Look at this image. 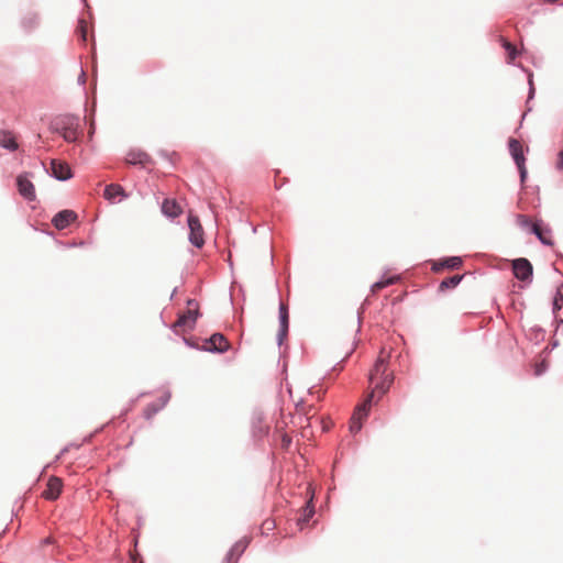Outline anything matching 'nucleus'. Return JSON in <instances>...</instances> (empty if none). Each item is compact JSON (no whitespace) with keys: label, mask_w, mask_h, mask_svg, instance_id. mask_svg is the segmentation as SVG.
I'll return each mask as SVG.
<instances>
[{"label":"nucleus","mask_w":563,"mask_h":563,"mask_svg":"<svg viewBox=\"0 0 563 563\" xmlns=\"http://www.w3.org/2000/svg\"><path fill=\"white\" fill-rule=\"evenodd\" d=\"M51 169L53 177H55L57 180L64 181L71 178L73 176L70 167L67 164L56 159L51 162Z\"/></svg>","instance_id":"obj_12"},{"label":"nucleus","mask_w":563,"mask_h":563,"mask_svg":"<svg viewBox=\"0 0 563 563\" xmlns=\"http://www.w3.org/2000/svg\"><path fill=\"white\" fill-rule=\"evenodd\" d=\"M148 161V155L142 151H130L126 155V162L131 165H145Z\"/></svg>","instance_id":"obj_18"},{"label":"nucleus","mask_w":563,"mask_h":563,"mask_svg":"<svg viewBox=\"0 0 563 563\" xmlns=\"http://www.w3.org/2000/svg\"><path fill=\"white\" fill-rule=\"evenodd\" d=\"M373 398H374V394L371 393V395L368 396L366 401L356 407V409L351 418V422H350V431L352 433L355 434L361 431L362 422L368 416V410H369Z\"/></svg>","instance_id":"obj_4"},{"label":"nucleus","mask_w":563,"mask_h":563,"mask_svg":"<svg viewBox=\"0 0 563 563\" xmlns=\"http://www.w3.org/2000/svg\"><path fill=\"white\" fill-rule=\"evenodd\" d=\"M19 194L27 201L36 199L35 187L29 178V174H21L16 177Z\"/></svg>","instance_id":"obj_7"},{"label":"nucleus","mask_w":563,"mask_h":563,"mask_svg":"<svg viewBox=\"0 0 563 563\" xmlns=\"http://www.w3.org/2000/svg\"><path fill=\"white\" fill-rule=\"evenodd\" d=\"M398 280H399V276H397V275L389 276V277H383L382 279H379L378 282H376L372 285L371 291L373 294H375L376 291H378L387 286L394 285Z\"/></svg>","instance_id":"obj_22"},{"label":"nucleus","mask_w":563,"mask_h":563,"mask_svg":"<svg viewBox=\"0 0 563 563\" xmlns=\"http://www.w3.org/2000/svg\"><path fill=\"white\" fill-rule=\"evenodd\" d=\"M264 526H265L267 529H272V528L274 527V522H273V521H271V520H266V521L264 522Z\"/></svg>","instance_id":"obj_35"},{"label":"nucleus","mask_w":563,"mask_h":563,"mask_svg":"<svg viewBox=\"0 0 563 563\" xmlns=\"http://www.w3.org/2000/svg\"><path fill=\"white\" fill-rule=\"evenodd\" d=\"M76 219V212H74L73 210L65 209L57 212L54 216V218L52 219V223L57 230H64Z\"/></svg>","instance_id":"obj_10"},{"label":"nucleus","mask_w":563,"mask_h":563,"mask_svg":"<svg viewBox=\"0 0 563 563\" xmlns=\"http://www.w3.org/2000/svg\"><path fill=\"white\" fill-rule=\"evenodd\" d=\"M162 212L168 218H177L181 213L180 206L170 199H165L162 203Z\"/></svg>","instance_id":"obj_16"},{"label":"nucleus","mask_w":563,"mask_h":563,"mask_svg":"<svg viewBox=\"0 0 563 563\" xmlns=\"http://www.w3.org/2000/svg\"><path fill=\"white\" fill-rule=\"evenodd\" d=\"M0 147L8 151H15L18 148V143L11 132L0 131Z\"/></svg>","instance_id":"obj_19"},{"label":"nucleus","mask_w":563,"mask_h":563,"mask_svg":"<svg viewBox=\"0 0 563 563\" xmlns=\"http://www.w3.org/2000/svg\"><path fill=\"white\" fill-rule=\"evenodd\" d=\"M313 515H314V507L312 505V496H311L310 499L307 501L306 506L302 508L299 518L297 519V525L300 527V529H302L309 522V520L313 517Z\"/></svg>","instance_id":"obj_17"},{"label":"nucleus","mask_w":563,"mask_h":563,"mask_svg":"<svg viewBox=\"0 0 563 563\" xmlns=\"http://www.w3.org/2000/svg\"><path fill=\"white\" fill-rule=\"evenodd\" d=\"M288 327H289V313H288V307L280 302L279 305V330L277 333V343L278 345L283 344V341L286 339L288 334Z\"/></svg>","instance_id":"obj_8"},{"label":"nucleus","mask_w":563,"mask_h":563,"mask_svg":"<svg viewBox=\"0 0 563 563\" xmlns=\"http://www.w3.org/2000/svg\"><path fill=\"white\" fill-rule=\"evenodd\" d=\"M533 75L531 71H528V84H529V96L528 101L534 96V86H533Z\"/></svg>","instance_id":"obj_28"},{"label":"nucleus","mask_w":563,"mask_h":563,"mask_svg":"<svg viewBox=\"0 0 563 563\" xmlns=\"http://www.w3.org/2000/svg\"><path fill=\"white\" fill-rule=\"evenodd\" d=\"M531 233H533L538 240L544 245H552L553 242L550 238L551 231L549 229L543 230L539 224L531 225Z\"/></svg>","instance_id":"obj_21"},{"label":"nucleus","mask_w":563,"mask_h":563,"mask_svg":"<svg viewBox=\"0 0 563 563\" xmlns=\"http://www.w3.org/2000/svg\"><path fill=\"white\" fill-rule=\"evenodd\" d=\"M503 47L507 52L508 55V63H512L515 58L518 56V51L514 44L510 42L503 40Z\"/></svg>","instance_id":"obj_25"},{"label":"nucleus","mask_w":563,"mask_h":563,"mask_svg":"<svg viewBox=\"0 0 563 563\" xmlns=\"http://www.w3.org/2000/svg\"><path fill=\"white\" fill-rule=\"evenodd\" d=\"M170 399V394L168 391L164 393V395L158 399L157 402L150 404L144 410V416L146 419H151L155 416L159 410H162Z\"/></svg>","instance_id":"obj_14"},{"label":"nucleus","mask_w":563,"mask_h":563,"mask_svg":"<svg viewBox=\"0 0 563 563\" xmlns=\"http://www.w3.org/2000/svg\"><path fill=\"white\" fill-rule=\"evenodd\" d=\"M104 198L111 202H115L117 198L124 197V190L120 185H108L104 188Z\"/></svg>","instance_id":"obj_20"},{"label":"nucleus","mask_w":563,"mask_h":563,"mask_svg":"<svg viewBox=\"0 0 563 563\" xmlns=\"http://www.w3.org/2000/svg\"><path fill=\"white\" fill-rule=\"evenodd\" d=\"M512 271L516 278L521 282H531L532 279V265L531 263L523 257L514 260L512 262Z\"/></svg>","instance_id":"obj_6"},{"label":"nucleus","mask_w":563,"mask_h":563,"mask_svg":"<svg viewBox=\"0 0 563 563\" xmlns=\"http://www.w3.org/2000/svg\"><path fill=\"white\" fill-rule=\"evenodd\" d=\"M555 308H559V302H558V299H556V298L554 299V309H555Z\"/></svg>","instance_id":"obj_36"},{"label":"nucleus","mask_w":563,"mask_h":563,"mask_svg":"<svg viewBox=\"0 0 563 563\" xmlns=\"http://www.w3.org/2000/svg\"><path fill=\"white\" fill-rule=\"evenodd\" d=\"M78 82H79L80 85H82V86H84V85H85V82H86V74H85V71H84L82 69H81L80 75H79V77H78Z\"/></svg>","instance_id":"obj_31"},{"label":"nucleus","mask_w":563,"mask_h":563,"mask_svg":"<svg viewBox=\"0 0 563 563\" xmlns=\"http://www.w3.org/2000/svg\"><path fill=\"white\" fill-rule=\"evenodd\" d=\"M556 167H558L559 169H563V151H561V152L559 153V159H558Z\"/></svg>","instance_id":"obj_30"},{"label":"nucleus","mask_w":563,"mask_h":563,"mask_svg":"<svg viewBox=\"0 0 563 563\" xmlns=\"http://www.w3.org/2000/svg\"><path fill=\"white\" fill-rule=\"evenodd\" d=\"M77 33L82 42H86L87 40V25L84 20H79Z\"/></svg>","instance_id":"obj_27"},{"label":"nucleus","mask_w":563,"mask_h":563,"mask_svg":"<svg viewBox=\"0 0 563 563\" xmlns=\"http://www.w3.org/2000/svg\"><path fill=\"white\" fill-rule=\"evenodd\" d=\"M43 542H44V543H49V542H51V539H49V538H46V539H44V541H43Z\"/></svg>","instance_id":"obj_39"},{"label":"nucleus","mask_w":563,"mask_h":563,"mask_svg":"<svg viewBox=\"0 0 563 563\" xmlns=\"http://www.w3.org/2000/svg\"><path fill=\"white\" fill-rule=\"evenodd\" d=\"M257 430H258V435L262 437V435L266 434L267 427H257Z\"/></svg>","instance_id":"obj_32"},{"label":"nucleus","mask_w":563,"mask_h":563,"mask_svg":"<svg viewBox=\"0 0 563 563\" xmlns=\"http://www.w3.org/2000/svg\"><path fill=\"white\" fill-rule=\"evenodd\" d=\"M462 278L463 276L460 275L448 277L440 283V289L444 290L455 288L461 283Z\"/></svg>","instance_id":"obj_24"},{"label":"nucleus","mask_w":563,"mask_h":563,"mask_svg":"<svg viewBox=\"0 0 563 563\" xmlns=\"http://www.w3.org/2000/svg\"><path fill=\"white\" fill-rule=\"evenodd\" d=\"M461 265H462V258L459 256L446 257L442 262L439 263L440 267L450 268V269L459 268ZM434 269H438V264L434 265Z\"/></svg>","instance_id":"obj_23"},{"label":"nucleus","mask_w":563,"mask_h":563,"mask_svg":"<svg viewBox=\"0 0 563 563\" xmlns=\"http://www.w3.org/2000/svg\"><path fill=\"white\" fill-rule=\"evenodd\" d=\"M558 345H559L558 341H553V342H552V346H553V347H556Z\"/></svg>","instance_id":"obj_37"},{"label":"nucleus","mask_w":563,"mask_h":563,"mask_svg":"<svg viewBox=\"0 0 563 563\" xmlns=\"http://www.w3.org/2000/svg\"><path fill=\"white\" fill-rule=\"evenodd\" d=\"M63 483L60 478L52 476L46 485V489L43 492V497L47 500H55L62 493Z\"/></svg>","instance_id":"obj_11"},{"label":"nucleus","mask_w":563,"mask_h":563,"mask_svg":"<svg viewBox=\"0 0 563 563\" xmlns=\"http://www.w3.org/2000/svg\"><path fill=\"white\" fill-rule=\"evenodd\" d=\"M37 24V16L36 15H33L31 19H30V25L27 27H32L33 25Z\"/></svg>","instance_id":"obj_33"},{"label":"nucleus","mask_w":563,"mask_h":563,"mask_svg":"<svg viewBox=\"0 0 563 563\" xmlns=\"http://www.w3.org/2000/svg\"><path fill=\"white\" fill-rule=\"evenodd\" d=\"M228 340L221 333H214L207 341L205 350L212 353H223L228 351Z\"/></svg>","instance_id":"obj_9"},{"label":"nucleus","mask_w":563,"mask_h":563,"mask_svg":"<svg viewBox=\"0 0 563 563\" xmlns=\"http://www.w3.org/2000/svg\"><path fill=\"white\" fill-rule=\"evenodd\" d=\"M187 306V311L180 314L172 327L173 331L176 333L178 328H185L189 330L194 329L199 317L198 302L195 299H188Z\"/></svg>","instance_id":"obj_3"},{"label":"nucleus","mask_w":563,"mask_h":563,"mask_svg":"<svg viewBox=\"0 0 563 563\" xmlns=\"http://www.w3.org/2000/svg\"><path fill=\"white\" fill-rule=\"evenodd\" d=\"M560 324L562 325V331H563V319L560 321Z\"/></svg>","instance_id":"obj_40"},{"label":"nucleus","mask_w":563,"mask_h":563,"mask_svg":"<svg viewBox=\"0 0 563 563\" xmlns=\"http://www.w3.org/2000/svg\"><path fill=\"white\" fill-rule=\"evenodd\" d=\"M508 147H509V153H510L511 157L514 158L516 165L526 163L522 146L518 140L509 139Z\"/></svg>","instance_id":"obj_15"},{"label":"nucleus","mask_w":563,"mask_h":563,"mask_svg":"<svg viewBox=\"0 0 563 563\" xmlns=\"http://www.w3.org/2000/svg\"><path fill=\"white\" fill-rule=\"evenodd\" d=\"M290 438H288L287 435H284L283 437V443L285 446H288L290 444Z\"/></svg>","instance_id":"obj_34"},{"label":"nucleus","mask_w":563,"mask_h":563,"mask_svg":"<svg viewBox=\"0 0 563 563\" xmlns=\"http://www.w3.org/2000/svg\"><path fill=\"white\" fill-rule=\"evenodd\" d=\"M388 357L389 355L384 356V350H382L380 355L369 374V382L374 384V390L372 391L373 394L378 391L380 395H384L389 389L394 380L391 374H386Z\"/></svg>","instance_id":"obj_1"},{"label":"nucleus","mask_w":563,"mask_h":563,"mask_svg":"<svg viewBox=\"0 0 563 563\" xmlns=\"http://www.w3.org/2000/svg\"><path fill=\"white\" fill-rule=\"evenodd\" d=\"M52 130L63 136L68 143H74L78 140L80 130V119L75 115H62L52 122Z\"/></svg>","instance_id":"obj_2"},{"label":"nucleus","mask_w":563,"mask_h":563,"mask_svg":"<svg viewBox=\"0 0 563 563\" xmlns=\"http://www.w3.org/2000/svg\"><path fill=\"white\" fill-rule=\"evenodd\" d=\"M188 228H189V242L196 247L200 249L205 244L203 229L198 217L194 214L188 216Z\"/></svg>","instance_id":"obj_5"},{"label":"nucleus","mask_w":563,"mask_h":563,"mask_svg":"<svg viewBox=\"0 0 563 563\" xmlns=\"http://www.w3.org/2000/svg\"><path fill=\"white\" fill-rule=\"evenodd\" d=\"M516 166H517V168L519 170L521 183H525L526 177H527L526 165L525 164H520V165H516Z\"/></svg>","instance_id":"obj_29"},{"label":"nucleus","mask_w":563,"mask_h":563,"mask_svg":"<svg viewBox=\"0 0 563 563\" xmlns=\"http://www.w3.org/2000/svg\"><path fill=\"white\" fill-rule=\"evenodd\" d=\"M67 451H68V448L66 446V448H64V449H63V451L60 452V454H64V453H65V452H67Z\"/></svg>","instance_id":"obj_38"},{"label":"nucleus","mask_w":563,"mask_h":563,"mask_svg":"<svg viewBox=\"0 0 563 563\" xmlns=\"http://www.w3.org/2000/svg\"><path fill=\"white\" fill-rule=\"evenodd\" d=\"M249 542L250 541L246 538H243V539L236 541L232 545L230 551L228 552V554L225 556V562L227 563H236L239 558L244 553V551L249 547Z\"/></svg>","instance_id":"obj_13"},{"label":"nucleus","mask_w":563,"mask_h":563,"mask_svg":"<svg viewBox=\"0 0 563 563\" xmlns=\"http://www.w3.org/2000/svg\"><path fill=\"white\" fill-rule=\"evenodd\" d=\"M516 222H517V224H518L520 228H522V229H529L530 231H531V225H533V224H534V223H532V222L530 221V219H529L527 216H525V214H518V216L516 217Z\"/></svg>","instance_id":"obj_26"}]
</instances>
